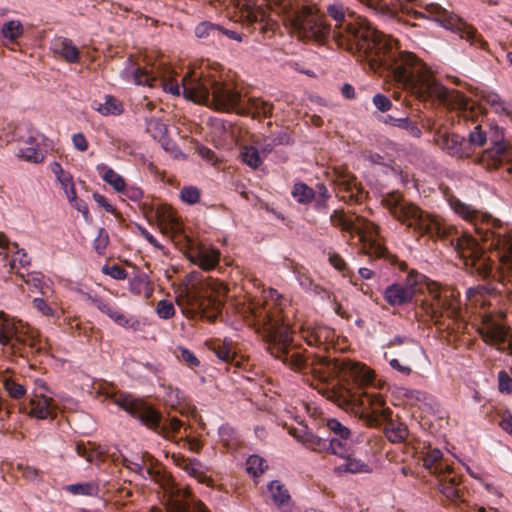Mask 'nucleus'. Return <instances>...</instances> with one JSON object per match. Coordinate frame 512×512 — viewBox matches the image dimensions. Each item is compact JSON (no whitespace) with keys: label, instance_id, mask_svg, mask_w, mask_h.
Listing matches in <instances>:
<instances>
[{"label":"nucleus","instance_id":"nucleus-1","mask_svg":"<svg viewBox=\"0 0 512 512\" xmlns=\"http://www.w3.org/2000/svg\"><path fill=\"white\" fill-rule=\"evenodd\" d=\"M327 13L335 21L330 35L339 47L363 52L371 69H388L394 80L416 97L446 101L448 90L433 78L426 64L415 54L400 51L397 41L375 29L365 18L347 19L340 3L330 5Z\"/></svg>","mask_w":512,"mask_h":512},{"label":"nucleus","instance_id":"nucleus-2","mask_svg":"<svg viewBox=\"0 0 512 512\" xmlns=\"http://www.w3.org/2000/svg\"><path fill=\"white\" fill-rule=\"evenodd\" d=\"M287 300L277 290L262 291L261 298L250 300L244 313L262 333L267 350L275 359L287 367L304 373H312L320 381L338 377L347 384L354 383L359 388L369 386L374 381V372L365 364L349 359L331 360L324 355L304 357L293 345V331L288 322Z\"/></svg>","mask_w":512,"mask_h":512},{"label":"nucleus","instance_id":"nucleus-3","mask_svg":"<svg viewBox=\"0 0 512 512\" xmlns=\"http://www.w3.org/2000/svg\"><path fill=\"white\" fill-rule=\"evenodd\" d=\"M450 206L460 217L473 224L476 233V236L465 233L452 240L464 264L475 268L480 276L488 277L495 265L493 256L498 261L496 268L503 279L506 277L508 282H512V232L494 231L486 214L458 199L451 200Z\"/></svg>","mask_w":512,"mask_h":512},{"label":"nucleus","instance_id":"nucleus-4","mask_svg":"<svg viewBox=\"0 0 512 512\" xmlns=\"http://www.w3.org/2000/svg\"><path fill=\"white\" fill-rule=\"evenodd\" d=\"M221 5L241 21L265 23L273 29L275 22L270 13L280 16L302 39L323 41L331 36V27L315 9L302 6L291 0H267L266 8L254 0H219Z\"/></svg>","mask_w":512,"mask_h":512},{"label":"nucleus","instance_id":"nucleus-5","mask_svg":"<svg viewBox=\"0 0 512 512\" xmlns=\"http://www.w3.org/2000/svg\"><path fill=\"white\" fill-rule=\"evenodd\" d=\"M425 285L428 295L422 300L421 310L436 324L444 316L456 319L460 315V303L453 291L441 289L435 282L411 270L403 282L388 285L383 292L385 301L390 306H403L412 302L415 294Z\"/></svg>","mask_w":512,"mask_h":512},{"label":"nucleus","instance_id":"nucleus-6","mask_svg":"<svg viewBox=\"0 0 512 512\" xmlns=\"http://www.w3.org/2000/svg\"><path fill=\"white\" fill-rule=\"evenodd\" d=\"M176 72L166 64H160L156 72H150L146 68L135 67L131 65L125 68L123 76L126 80L137 85L152 87L156 81H159L164 91L172 95L179 96L181 88L183 95L196 103H208L212 86L217 80L216 75L210 71L204 70L202 67L190 69L181 79V86L174 79Z\"/></svg>","mask_w":512,"mask_h":512},{"label":"nucleus","instance_id":"nucleus-7","mask_svg":"<svg viewBox=\"0 0 512 512\" xmlns=\"http://www.w3.org/2000/svg\"><path fill=\"white\" fill-rule=\"evenodd\" d=\"M327 399L346 410L361 413L371 425H379L388 421L385 435L392 443H401L408 437V428L404 423L390 420L391 410L386 406L383 397L376 393L353 392L350 388L338 385L327 391Z\"/></svg>","mask_w":512,"mask_h":512},{"label":"nucleus","instance_id":"nucleus-8","mask_svg":"<svg viewBox=\"0 0 512 512\" xmlns=\"http://www.w3.org/2000/svg\"><path fill=\"white\" fill-rule=\"evenodd\" d=\"M227 291L222 282L201 280L191 273L175 290V302L187 318L214 321L221 313Z\"/></svg>","mask_w":512,"mask_h":512},{"label":"nucleus","instance_id":"nucleus-9","mask_svg":"<svg viewBox=\"0 0 512 512\" xmlns=\"http://www.w3.org/2000/svg\"><path fill=\"white\" fill-rule=\"evenodd\" d=\"M123 465L143 479L160 484L167 512H209L202 502L191 498L186 488L179 487L163 475L157 468V461L149 453H144L136 461L124 458Z\"/></svg>","mask_w":512,"mask_h":512},{"label":"nucleus","instance_id":"nucleus-10","mask_svg":"<svg viewBox=\"0 0 512 512\" xmlns=\"http://www.w3.org/2000/svg\"><path fill=\"white\" fill-rule=\"evenodd\" d=\"M382 204L399 222L413 228L421 235L444 237L449 227L438 216L422 211L418 206L405 202L398 193H389L382 199Z\"/></svg>","mask_w":512,"mask_h":512},{"label":"nucleus","instance_id":"nucleus-11","mask_svg":"<svg viewBox=\"0 0 512 512\" xmlns=\"http://www.w3.org/2000/svg\"><path fill=\"white\" fill-rule=\"evenodd\" d=\"M0 345L9 350L10 354H16L22 345H27L33 352L45 351L48 343L37 329L1 312Z\"/></svg>","mask_w":512,"mask_h":512},{"label":"nucleus","instance_id":"nucleus-12","mask_svg":"<svg viewBox=\"0 0 512 512\" xmlns=\"http://www.w3.org/2000/svg\"><path fill=\"white\" fill-rule=\"evenodd\" d=\"M333 226L359 236L362 249L370 256L385 257L387 249L381 241L379 226L361 216L348 217L343 210H334L330 215Z\"/></svg>","mask_w":512,"mask_h":512},{"label":"nucleus","instance_id":"nucleus-13","mask_svg":"<svg viewBox=\"0 0 512 512\" xmlns=\"http://www.w3.org/2000/svg\"><path fill=\"white\" fill-rule=\"evenodd\" d=\"M108 397L112 399L113 403L149 428L155 430L161 428V432L165 437H168L170 433L178 432L183 425L177 418H171L161 424V415L156 410L130 394H113L108 395Z\"/></svg>","mask_w":512,"mask_h":512},{"label":"nucleus","instance_id":"nucleus-14","mask_svg":"<svg viewBox=\"0 0 512 512\" xmlns=\"http://www.w3.org/2000/svg\"><path fill=\"white\" fill-rule=\"evenodd\" d=\"M416 17H425L438 22L444 28L458 33L460 38L465 39L470 45L488 51V43L477 33L476 29L468 25L456 14L446 10L437 3H428L424 11H415Z\"/></svg>","mask_w":512,"mask_h":512},{"label":"nucleus","instance_id":"nucleus-15","mask_svg":"<svg viewBox=\"0 0 512 512\" xmlns=\"http://www.w3.org/2000/svg\"><path fill=\"white\" fill-rule=\"evenodd\" d=\"M478 332L485 343L494 345L498 350L512 355V331L497 323L491 315L483 316Z\"/></svg>","mask_w":512,"mask_h":512},{"label":"nucleus","instance_id":"nucleus-16","mask_svg":"<svg viewBox=\"0 0 512 512\" xmlns=\"http://www.w3.org/2000/svg\"><path fill=\"white\" fill-rule=\"evenodd\" d=\"M156 215L158 225L163 234L170 236L180 246L183 243L189 244L191 242V238L184 232L183 224L170 206H160L156 211Z\"/></svg>","mask_w":512,"mask_h":512},{"label":"nucleus","instance_id":"nucleus-17","mask_svg":"<svg viewBox=\"0 0 512 512\" xmlns=\"http://www.w3.org/2000/svg\"><path fill=\"white\" fill-rule=\"evenodd\" d=\"M210 100L217 110L222 111H235L238 114V109L243 105L244 101L241 95L230 84L223 83L216 80L215 85L212 86Z\"/></svg>","mask_w":512,"mask_h":512},{"label":"nucleus","instance_id":"nucleus-18","mask_svg":"<svg viewBox=\"0 0 512 512\" xmlns=\"http://www.w3.org/2000/svg\"><path fill=\"white\" fill-rule=\"evenodd\" d=\"M181 247L187 250L189 260L203 270L214 269L220 261V251L212 246L201 243L194 245L191 239L189 244L183 243Z\"/></svg>","mask_w":512,"mask_h":512},{"label":"nucleus","instance_id":"nucleus-19","mask_svg":"<svg viewBox=\"0 0 512 512\" xmlns=\"http://www.w3.org/2000/svg\"><path fill=\"white\" fill-rule=\"evenodd\" d=\"M326 426L334 434L329 440V453L344 457L353 443L350 429L335 418L328 419Z\"/></svg>","mask_w":512,"mask_h":512},{"label":"nucleus","instance_id":"nucleus-20","mask_svg":"<svg viewBox=\"0 0 512 512\" xmlns=\"http://www.w3.org/2000/svg\"><path fill=\"white\" fill-rule=\"evenodd\" d=\"M434 139L437 145L451 156L463 158L469 157L472 153V150L468 149L466 139L458 134L438 131Z\"/></svg>","mask_w":512,"mask_h":512},{"label":"nucleus","instance_id":"nucleus-21","mask_svg":"<svg viewBox=\"0 0 512 512\" xmlns=\"http://www.w3.org/2000/svg\"><path fill=\"white\" fill-rule=\"evenodd\" d=\"M29 416L40 419H53L56 417L57 406L53 398L35 393L29 402Z\"/></svg>","mask_w":512,"mask_h":512},{"label":"nucleus","instance_id":"nucleus-22","mask_svg":"<svg viewBox=\"0 0 512 512\" xmlns=\"http://www.w3.org/2000/svg\"><path fill=\"white\" fill-rule=\"evenodd\" d=\"M12 251L14 252L9 262V266L12 271L30 265V258L28 257L25 250L19 249L16 243L11 244L8 238L3 233H0V255H3L4 258H7L8 253Z\"/></svg>","mask_w":512,"mask_h":512},{"label":"nucleus","instance_id":"nucleus-23","mask_svg":"<svg viewBox=\"0 0 512 512\" xmlns=\"http://www.w3.org/2000/svg\"><path fill=\"white\" fill-rule=\"evenodd\" d=\"M482 159L492 168H496L502 163L510 164L511 166L507 170L512 171V148L505 143L495 142L493 147L484 152Z\"/></svg>","mask_w":512,"mask_h":512},{"label":"nucleus","instance_id":"nucleus-24","mask_svg":"<svg viewBox=\"0 0 512 512\" xmlns=\"http://www.w3.org/2000/svg\"><path fill=\"white\" fill-rule=\"evenodd\" d=\"M360 5L384 18L396 17L401 9L400 0H355Z\"/></svg>","mask_w":512,"mask_h":512},{"label":"nucleus","instance_id":"nucleus-25","mask_svg":"<svg viewBox=\"0 0 512 512\" xmlns=\"http://www.w3.org/2000/svg\"><path fill=\"white\" fill-rule=\"evenodd\" d=\"M420 353V347L413 341L407 342L406 347L400 351L399 356L405 363H401L399 359H391L389 365L403 375H410L412 368L410 363Z\"/></svg>","mask_w":512,"mask_h":512},{"label":"nucleus","instance_id":"nucleus-26","mask_svg":"<svg viewBox=\"0 0 512 512\" xmlns=\"http://www.w3.org/2000/svg\"><path fill=\"white\" fill-rule=\"evenodd\" d=\"M290 434L301 442L306 448L315 452H329V441L302 429H290Z\"/></svg>","mask_w":512,"mask_h":512},{"label":"nucleus","instance_id":"nucleus-27","mask_svg":"<svg viewBox=\"0 0 512 512\" xmlns=\"http://www.w3.org/2000/svg\"><path fill=\"white\" fill-rule=\"evenodd\" d=\"M273 110V105L261 98L250 97L247 103L238 109L239 115H252L253 117L269 116Z\"/></svg>","mask_w":512,"mask_h":512},{"label":"nucleus","instance_id":"nucleus-28","mask_svg":"<svg viewBox=\"0 0 512 512\" xmlns=\"http://www.w3.org/2000/svg\"><path fill=\"white\" fill-rule=\"evenodd\" d=\"M443 454L438 448H429L423 458V466L431 473L442 476L445 473H451L452 467L441 462Z\"/></svg>","mask_w":512,"mask_h":512},{"label":"nucleus","instance_id":"nucleus-29","mask_svg":"<svg viewBox=\"0 0 512 512\" xmlns=\"http://www.w3.org/2000/svg\"><path fill=\"white\" fill-rule=\"evenodd\" d=\"M51 48L69 63H76L79 60V50L73 42L64 37H57L51 43Z\"/></svg>","mask_w":512,"mask_h":512},{"label":"nucleus","instance_id":"nucleus-30","mask_svg":"<svg viewBox=\"0 0 512 512\" xmlns=\"http://www.w3.org/2000/svg\"><path fill=\"white\" fill-rule=\"evenodd\" d=\"M106 447L96 443L88 442L87 445L83 443L76 444V453L85 458L88 462L100 465L104 461Z\"/></svg>","mask_w":512,"mask_h":512},{"label":"nucleus","instance_id":"nucleus-31","mask_svg":"<svg viewBox=\"0 0 512 512\" xmlns=\"http://www.w3.org/2000/svg\"><path fill=\"white\" fill-rule=\"evenodd\" d=\"M146 130L166 151L174 147V143L167 137V126L161 120L157 118L147 120Z\"/></svg>","mask_w":512,"mask_h":512},{"label":"nucleus","instance_id":"nucleus-32","mask_svg":"<svg viewBox=\"0 0 512 512\" xmlns=\"http://www.w3.org/2000/svg\"><path fill=\"white\" fill-rule=\"evenodd\" d=\"M96 170L104 182L109 184L115 191L125 190L124 178L106 164H98Z\"/></svg>","mask_w":512,"mask_h":512},{"label":"nucleus","instance_id":"nucleus-33","mask_svg":"<svg viewBox=\"0 0 512 512\" xmlns=\"http://www.w3.org/2000/svg\"><path fill=\"white\" fill-rule=\"evenodd\" d=\"M343 459V463L336 466V471L341 472H348V473H369L371 472L370 466L363 462L360 459L353 458L349 455V451H347L346 455L344 457H340Z\"/></svg>","mask_w":512,"mask_h":512},{"label":"nucleus","instance_id":"nucleus-34","mask_svg":"<svg viewBox=\"0 0 512 512\" xmlns=\"http://www.w3.org/2000/svg\"><path fill=\"white\" fill-rule=\"evenodd\" d=\"M129 290L137 296L149 299L153 294V286L146 275L134 276L129 282Z\"/></svg>","mask_w":512,"mask_h":512},{"label":"nucleus","instance_id":"nucleus-35","mask_svg":"<svg viewBox=\"0 0 512 512\" xmlns=\"http://www.w3.org/2000/svg\"><path fill=\"white\" fill-rule=\"evenodd\" d=\"M0 381L11 398L17 400L25 396L27 392L26 387L15 378L4 374L0 376Z\"/></svg>","mask_w":512,"mask_h":512},{"label":"nucleus","instance_id":"nucleus-36","mask_svg":"<svg viewBox=\"0 0 512 512\" xmlns=\"http://www.w3.org/2000/svg\"><path fill=\"white\" fill-rule=\"evenodd\" d=\"M268 491L273 502L278 507H283L289 504L291 497L288 493V490L279 481H271L268 484Z\"/></svg>","mask_w":512,"mask_h":512},{"label":"nucleus","instance_id":"nucleus-37","mask_svg":"<svg viewBox=\"0 0 512 512\" xmlns=\"http://www.w3.org/2000/svg\"><path fill=\"white\" fill-rule=\"evenodd\" d=\"M94 109L102 115H119L123 111L120 101L111 95H106L103 103H95Z\"/></svg>","mask_w":512,"mask_h":512},{"label":"nucleus","instance_id":"nucleus-38","mask_svg":"<svg viewBox=\"0 0 512 512\" xmlns=\"http://www.w3.org/2000/svg\"><path fill=\"white\" fill-rule=\"evenodd\" d=\"M67 492L72 495L96 496L99 492V485L95 481L75 483L65 486Z\"/></svg>","mask_w":512,"mask_h":512},{"label":"nucleus","instance_id":"nucleus-39","mask_svg":"<svg viewBox=\"0 0 512 512\" xmlns=\"http://www.w3.org/2000/svg\"><path fill=\"white\" fill-rule=\"evenodd\" d=\"M111 320L115 322L117 325L131 329L133 331H139L141 329V322L138 319H135L132 316L125 314L121 309H117V311L112 315Z\"/></svg>","mask_w":512,"mask_h":512},{"label":"nucleus","instance_id":"nucleus-40","mask_svg":"<svg viewBox=\"0 0 512 512\" xmlns=\"http://www.w3.org/2000/svg\"><path fill=\"white\" fill-rule=\"evenodd\" d=\"M1 33L5 39L14 42L23 35L24 28L20 21L10 20L3 24Z\"/></svg>","mask_w":512,"mask_h":512},{"label":"nucleus","instance_id":"nucleus-41","mask_svg":"<svg viewBox=\"0 0 512 512\" xmlns=\"http://www.w3.org/2000/svg\"><path fill=\"white\" fill-rule=\"evenodd\" d=\"M178 465L190 476L203 480L205 477L203 472V466L197 459L182 458Z\"/></svg>","mask_w":512,"mask_h":512},{"label":"nucleus","instance_id":"nucleus-42","mask_svg":"<svg viewBox=\"0 0 512 512\" xmlns=\"http://www.w3.org/2000/svg\"><path fill=\"white\" fill-rule=\"evenodd\" d=\"M267 468L266 460L259 455H251L246 460V471L253 477H259Z\"/></svg>","mask_w":512,"mask_h":512},{"label":"nucleus","instance_id":"nucleus-43","mask_svg":"<svg viewBox=\"0 0 512 512\" xmlns=\"http://www.w3.org/2000/svg\"><path fill=\"white\" fill-rule=\"evenodd\" d=\"M240 156L242 161L252 169H257L262 164L258 149L254 146H243Z\"/></svg>","mask_w":512,"mask_h":512},{"label":"nucleus","instance_id":"nucleus-44","mask_svg":"<svg viewBox=\"0 0 512 512\" xmlns=\"http://www.w3.org/2000/svg\"><path fill=\"white\" fill-rule=\"evenodd\" d=\"M484 100L494 109L496 113L501 115L511 114V106L503 101L498 94L488 93L486 96H484Z\"/></svg>","mask_w":512,"mask_h":512},{"label":"nucleus","instance_id":"nucleus-45","mask_svg":"<svg viewBox=\"0 0 512 512\" xmlns=\"http://www.w3.org/2000/svg\"><path fill=\"white\" fill-rule=\"evenodd\" d=\"M385 122L407 130L408 133L413 137L421 136V130L418 128V126L414 122H411L408 118L396 119L391 116H387V120Z\"/></svg>","mask_w":512,"mask_h":512},{"label":"nucleus","instance_id":"nucleus-46","mask_svg":"<svg viewBox=\"0 0 512 512\" xmlns=\"http://www.w3.org/2000/svg\"><path fill=\"white\" fill-rule=\"evenodd\" d=\"M23 281L28 285L29 289L31 291H38L42 294L45 292L43 291L44 288V275L40 272H31L27 275L20 274Z\"/></svg>","mask_w":512,"mask_h":512},{"label":"nucleus","instance_id":"nucleus-47","mask_svg":"<svg viewBox=\"0 0 512 512\" xmlns=\"http://www.w3.org/2000/svg\"><path fill=\"white\" fill-rule=\"evenodd\" d=\"M292 196L299 203H309L314 197V191L304 183H297L292 190Z\"/></svg>","mask_w":512,"mask_h":512},{"label":"nucleus","instance_id":"nucleus-48","mask_svg":"<svg viewBox=\"0 0 512 512\" xmlns=\"http://www.w3.org/2000/svg\"><path fill=\"white\" fill-rule=\"evenodd\" d=\"M220 34V26L211 22H201L195 28V35L198 38H209Z\"/></svg>","mask_w":512,"mask_h":512},{"label":"nucleus","instance_id":"nucleus-49","mask_svg":"<svg viewBox=\"0 0 512 512\" xmlns=\"http://www.w3.org/2000/svg\"><path fill=\"white\" fill-rule=\"evenodd\" d=\"M156 314L160 319L168 320L175 316L174 304L169 300H160L156 305Z\"/></svg>","mask_w":512,"mask_h":512},{"label":"nucleus","instance_id":"nucleus-50","mask_svg":"<svg viewBox=\"0 0 512 512\" xmlns=\"http://www.w3.org/2000/svg\"><path fill=\"white\" fill-rule=\"evenodd\" d=\"M487 139L485 131L482 129L480 125H477L473 128V130L469 133L468 139H466L468 143V149L476 146L480 147L485 144Z\"/></svg>","mask_w":512,"mask_h":512},{"label":"nucleus","instance_id":"nucleus-51","mask_svg":"<svg viewBox=\"0 0 512 512\" xmlns=\"http://www.w3.org/2000/svg\"><path fill=\"white\" fill-rule=\"evenodd\" d=\"M180 199L189 205L196 204L200 200V191L194 186H185L180 190Z\"/></svg>","mask_w":512,"mask_h":512},{"label":"nucleus","instance_id":"nucleus-52","mask_svg":"<svg viewBox=\"0 0 512 512\" xmlns=\"http://www.w3.org/2000/svg\"><path fill=\"white\" fill-rule=\"evenodd\" d=\"M328 260L329 263L340 273H342L343 276L347 277L350 276V270L347 266V263L345 260L336 252L330 251L328 253Z\"/></svg>","mask_w":512,"mask_h":512},{"label":"nucleus","instance_id":"nucleus-53","mask_svg":"<svg viewBox=\"0 0 512 512\" xmlns=\"http://www.w3.org/2000/svg\"><path fill=\"white\" fill-rule=\"evenodd\" d=\"M92 304L103 314L107 315L110 319L112 318V315L117 311L118 307L110 303L102 298H90Z\"/></svg>","mask_w":512,"mask_h":512},{"label":"nucleus","instance_id":"nucleus-54","mask_svg":"<svg viewBox=\"0 0 512 512\" xmlns=\"http://www.w3.org/2000/svg\"><path fill=\"white\" fill-rule=\"evenodd\" d=\"M184 400L183 393L178 388L168 387L165 392V402L172 408H177Z\"/></svg>","mask_w":512,"mask_h":512},{"label":"nucleus","instance_id":"nucleus-55","mask_svg":"<svg viewBox=\"0 0 512 512\" xmlns=\"http://www.w3.org/2000/svg\"><path fill=\"white\" fill-rule=\"evenodd\" d=\"M22 159L32 162V163H40L44 159L43 153L34 147H27L21 149L18 154Z\"/></svg>","mask_w":512,"mask_h":512},{"label":"nucleus","instance_id":"nucleus-56","mask_svg":"<svg viewBox=\"0 0 512 512\" xmlns=\"http://www.w3.org/2000/svg\"><path fill=\"white\" fill-rule=\"evenodd\" d=\"M332 332L328 328L316 329L307 339L309 345H323Z\"/></svg>","mask_w":512,"mask_h":512},{"label":"nucleus","instance_id":"nucleus-57","mask_svg":"<svg viewBox=\"0 0 512 512\" xmlns=\"http://www.w3.org/2000/svg\"><path fill=\"white\" fill-rule=\"evenodd\" d=\"M178 351L179 354H177V357L185 362L190 368H196L199 366L200 362L192 351L184 347H179Z\"/></svg>","mask_w":512,"mask_h":512},{"label":"nucleus","instance_id":"nucleus-58","mask_svg":"<svg viewBox=\"0 0 512 512\" xmlns=\"http://www.w3.org/2000/svg\"><path fill=\"white\" fill-rule=\"evenodd\" d=\"M109 243V237L107 232L101 228L98 231V235L94 239V248L98 254H104V251Z\"/></svg>","mask_w":512,"mask_h":512},{"label":"nucleus","instance_id":"nucleus-59","mask_svg":"<svg viewBox=\"0 0 512 512\" xmlns=\"http://www.w3.org/2000/svg\"><path fill=\"white\" fill-rule=\"evenodd\" d=\"M51 170L56 175L58 181L61 183V186L68 185L73 181L70 173L65 172L59 163H52Z\"/></svg>","mask_w":512,"mask_h":512},{"label":"nucleus","instance_id":"nucleus-60","mask_svg":"<svg viewBox=\"0 0 512 512\" xmlns=\"http://www.w3.org/2000/svg\"><path fill=\"white\" fill-rule=\"evenodd\" d=\"M498 388L501 393L510 394L512 392V378L505 371L498 373Z\"/></svg>","mask_w":512,"mask_h":512},{"label":"nucleus","instance_id":"nucleus-61","mask_svg":"<svg viewBox=\"0 0 512 512\" xmlns=\"http://www.w3.org/2000/svg\"><path fill=\"white\" fill-rule=\"evenodd\" d=\"M33 305L42 315L47 317L55 316V310L43 298H34Z\"/></svg>","mask_w":512,"mask_h":512},{"label":"nucleus","instance_id":"nucleus-62","mask_svg":"<svg viewBox=\"0 0 512 512\" xmlns=\"http://www.w3.org/2000/svg\"><path fill=\"white\" fill-rule=\"evenodd\" d=\"M103 273L109 275L113 279L123 280L127 277L126 270L119 265L104 266Z\"/></svg>","mask_w":512,"mask_h":512},{"label":"nucleus","instance_id":"nucleus-63","mask_svg":"<svg viewBox=\"0 0 512 512\" xmlns=\"http://www.w3.org/2000/svg\"><path fill=\"white\" fill-rule=\"evenodd\" d=\"M215 354L221 361L226 363H233L236 358L235 353L226 345L217 347Z\"/></svg>","mask_w":512,"mask_h":512},{"label":"nucleus","instance_id":"nucleus-64","mask_svg":"<svg viewBox=\"0 0 512 512\" xmlns=\"http://www.w3.org/2000/svg\"><path fill=\"white\" fill-rule=\"evenodd\" d=\"M372 101L375 107L381 112H386L392 107L390 99L380 93L374 95Z\"/></svg>","mask_w":512,"mask_h":512}]
</instances>
